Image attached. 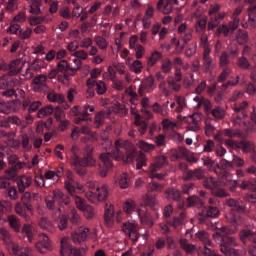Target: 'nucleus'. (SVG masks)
I'll return each instance as SVG.
<instances>
[{
	"label": "nucleus",
	"instance_id": "f257e3e1",
	"mask_svg": "<svg viewBox=\"0 0 256 256\" xmlns=\"http://www.w3.org/2000/svg\"><path fill=\"white\" fill-rule=\"evenodd\" d=\"M226 204L231 208L229 215L230 222L236 228L239 226L238 221L240 220V203L238 200L230 199L226 200Z\"/></svg>",
	"mask_w": 256,
	"mask_h": 256
},
{
	"label": "nucleus",
	"instance_id": "f03ea898",
	"mask_svg": "<svg viewBox=\"0 0 256 256\" xmlns=\"http://www.w3.org/2000/svg\"><path fill=\"white\" fill-rule=\"evenodd\" d=\"M116 150L119 148H124L126 150V160L124 162L126 164L132 162L134 158L135 148L133 144L131 143L126 142L122 144L118 140L114 144Z\"/></svg>",
	"mask_w": 256,
	"mask_h": 256
},
{
	"label": "nucleus",
	"instance_id": "7ed1b4c3",
	"mask_svg": "<svg viewBox=\"0 0 256 256\" xmlns=\"http://www.w3.org/2000/svg\"><path fill=\"white\" fill-rule=\"evenodd\" d=\"M42 239L37 242L35 246L39 252L44 254L52 250V246L50 238L46 234H42Z\"/></svg>",
	"mask_w": 256,
	"mask_h": 256
},
{
	"label": "nucleus",
	"instance_id": "20e7f679",
	"mask_svg": "<svg viewBox=\"0 0 256 256\" xmlns=\"http://www.w3.org/2000/svg\"><path fill=\"white\" fill-rule=\"evenodd\" d=\"M90 229L88 228H80L77 232L71 234L74 242L80 244L86 240Z\"/></svg>",
	"mask_w": 256,
	"mask_h": 256
},
{
	"label": "nucleus",
	"instance_id": "39448f33",
	"mask_svg": "<svg viewBox=\"0 0 256 256\" xmlns=\"http://www.w3.org/2000/svg\"><path fill=\"white\" fill-rule=\"evenodd\" d=\"M114 208L112 204L108 206V204H106V210L104 214V220L106 224L108 227H111L114 224Z\"/></svg>",
	"mask_w": 256,
	"mask_h": 256
},
{
	"label": "nucleus",
	"instance_id": "423d86ee",
	"mask_svg": "<svg viewBox=\"0 0 256 256\" xmlns=\"http://www.w3.org/2000/svg\"><path fill=\"white\" fill-rule=\"evenodd\" d=\"M138 216L142 224H146L150 227H152L154 222L150 213L148 212L146 208L144 210H138Z\"/></svg>",
	"mask_w": 256,
	"mask_h": 256
},
{
	"label": "nucleus",
	"instance_id": "0eeeda50",
	"mask_svg": "<svg viewBox=\"0 0 256 256\" xmlns=\"http://www.w3.org/2000/svg\"><path fill=\"white\" fill-rule=\"evenodd\" d=\"M22 62L20 59H17L12 62L8 65V68L10 70L8 72V74L10 76L18 74L22 70V66L24 65V63H23L22 66H19Z\"/></svg>",
	"mask_w": 256,
	"mask_h": 256
},
{
	"label": "nucleus",
	"instance_id": "6e6552de",
	"mask_svg": "<svg viewBox=\"0 0 256 256\" xmlns=\"http://www.w3.org/2000/svg\"><path fill=\"white\" fill-rule=\"evenodd\" d=\"M168 164V161L165 156H159L158 157L156 162L151 164V172L158 171V169L163 168Z\"/></svg>",
	"mask_w": 256,
	"mask_h": 256
},
{
	"label": "nucleus",
	"instance_id": "1a4fd4ad",
	"mask_svg": "<svg viewBox=\"0 0 256 256\" xmlns=\"http://www.w3.org/2000/svg\"><path fill=\"white\" fill-rule=\"evenodd\" d=\"M32 182L31 177H26L25 176H21L20 179L18 182L19 192L21 193L24 192L26 188H28L30 186Z\"/></svg>",
	"mask_w": 256,
	"mask_h": 256
},
{
	"label": "nucleus",
	"instance_id": "9d476101",
	"mask_svg": "<svg viewBox=\"0 0 256 256\" xmlns=\"http://www.w3.org/2000/svg\"><path fill=\"white\" fill-rule=\"evenodd\" d=\"M256 5L250 6L248 8L249 18L248 24L252 28H256Z\"/></svg>",
	"mask_w": 256,
	"mask_h": 256
},
{
	"label": "nucleus",
	"instance_id": "9b49d317",
	"mask_svg": "<svg viewBox=\"0 0 256 256\" xmlns=\"http://www.w3.org/2000/svg\"><path fill=\"white\" fill-rule=\"evenodd\" d=\"M166 198L168 200H172L174 201H180V194L179 190L174 188H168L165 191Z\"/></svg>",
	"mask_w": 256,
	"mask_h": 256
},
{
	"label": "nucleus",
	"instance_id": "f8f14e48",
	"mask_svg": "<svg viewBox=\"0 0 256 256\" xmlns=\"http://www.w3.org/2000/svg\"><path fill=\"white\" fill-rule=\"evenodd\" d=\"M216 236H219L222 239V242L224 244H228L232 246H237L238 244L236 243V240L233 237L224 234L222 232H216L214 233Z\"/></svg>",
	"mask_w": 256,
	"mask_h": 256
},
{
	"label": "nucleus",
	"instance_id": "ddd939ff",
	"mask_svg": "<svg viewBox=\"0 0 256 256\" xmlns=\"http://www.w3.org/2000/svg\"><path fill=\"white\" fill-rule=\"evenodd\" d=\"M8 221L12 228L16 232H20V228L21 226L20 220L14 215L9 216L8 218Z\"/></svg>",
	"mask_w": 256,
	"mask_h": 256
},
{
	"label": "nucleus",
	"instance_id": "4468645a",
	"mask_svg": "<svg viewBox=\"0 0 256 256\" xmlns=\"http://www.w3.org/2000/svg\"><path fill=\"white\" fill-rule=\"evenodd\" d=\"M22 234L24 237H27L28 241L32 242L34 240L32 228L28 224H24L22 228Z\"/></svg>",
	"mask_w": 256,
	"mask_h": 256
},
{
	"label": "nucleus",
	"instance_id": "2eb2a0df",
	"mask_svg": "<svg viewBox=\"0 0 256 256\" xmlns=\"http://www.w3.org/2000/svg\"><path fill=\"white\" fill-rule=\"evenodd\" d=\"M73 249L72 246L68 244L66 242H64V238L62 240L60 251V254L62 256H70V254Z\"/></svg>",
	"mask_w": 256,
	"mask_h": 256
},
{
	"label": "nucleus",
	"instance_id": "dca6fc26",
	"mask_svg": "<svg viewBox=\"0 0 256 256\" xmlns=\"http://www.w3.org/2000/svg\"><path fill=\"white\" fill-rule=\"evenodd\" d=\"M206 214V218H216L218 217L220 214V212L218 208L212 206H208L204 207Z\"/></svg>",
	"mask_w": 256,
	"mask_h": 256
},
{
	"label": "nucleus",
	"instance_id": "f3484780",
	"mask_svg": "<svg viewBox=\"0 0 256 256\" xmlns=\"http://www.w3.org/2000/svg\"><path fill=\"white\" fill-rule=\"evenodd\" d=\"M12 103L9 102L7 103L5 102H0V112L4 114H10L12 112H15V108L12 107Z\"/></svg>",
	"mask_w": 256,
	"mask_h": 256
},
{
	"label": "nucleus",
	"instance_id": "a211bd4d",
	"mask_svg": "<svg viewBox=\"0 0 256 256\" xmlns=\"http://www.w3.org/2000/svg\"><path fill=\"white\" fill-rule=\"evenodd\" d=\"M204 202L198 196H193L188 197L187 199V205L188 207L198 206L201 207Z\"/></svg>",
	"mask_w": 256,
	"mask_h": 256
},
{
	"label": "nucleus",
	"instance_id": "6ab92c4d",
	"mask_svg": "<svg viewBox=\"0 0 256 256\" xmlns=\"http://www.w3.org/2000/svg\"><path fill=\"white\" fill-rule=\"evenodd\" d=\"M8 76H10L8 74V72L0 76V89H5L8 86H11L14 83L12 80L9 78Z\"/></svg>",
	"mask_w": 256,
	"mask_h": 256
},
{
	"label": "nucleus",
	"instance_id": "aec40b11",
	"mask_svg": "<svg viewBox=\"0 0 256 256\" xmlns=\"http://www.w3.org/2000/svg\"><path fill=\"white\" fill-rule=\"evenodd\" d=\"M180 243L181 248L187 253L191 254L192 251L196 249L194 245L188 244L186 239H180Z\"/></svg>",
	"mask_w": 256,
	"mask_h": 256
},
{
	"label": "nucleus",
	"instance_id": "412c9836",
	"mask_svg": "<svg viewBox=\"0 0 256 256\" xmlns=\"http://www.w3.org/2000/svg\"><path fill=\"white\" fill-rule=\"evenodd\" d=\"M31 200V194L28 192H25L21 198L22 202L29 211H32L33 210V208L30 204Z\"/></svg>",
	"mask_w": 256,
	"mask_h": 256
},
{
	"label": "nucleus",
	"instance_id": "4be33fe9",
	"mask_svg": "<svg viewBox=\"0 0 256 256\" xmlns=\"http://www.w3.org/2000/svg\"><path fill=\"white\" fill-rule=\"evenodd\" d=\"M54 108L52 105H48L40 108L38 113V116L39 118H42L48 116L52 114Z\"/></svg>",
	"mask_w": 256,
	"mask_h": 256
},
{
	"label": "nucleus",
	"instance_id": "5701e85b",
	"mask_svg": "<svg viewBox=\"0 0 256 256\" xmlns=\"http://www.w3.org/2000/svg\"><path fill=\"white\" fill-rule=\"evenodd\" d=\"M38 225L42 228L51 232L54 228L52 224L46 218H41L38 222Z\"/></svg>",
	"mask_w": 256,
	"mask_h": 256
},
{
	"label": "nucleus",
	"instance_id": "b1692460",
	"mask_svg": "<svg viewBox=\"0 0 256 256\" xmlns=\"http://www.w3.org/2000/svg\"><path fill=\"white\" fill-rule=\"evenodd\" d=\"M48 99L51 102H58L60 104L66 102L64 96L62 94H49L47 96Z\"/></svg>",
	"mask_w": 256,
	"mask_h": 256
},
{
	"label": "nucleus",
	"instance_id": "393cba45",
	"mask_svg": "<svg viewBox=\"0 0 256 256\" xmlns=\"http://www.w3.org/2000/svg\"><path fill=\"white\" fill-rule=\"evenodd\" d=\"M96 190L99 192L97 196L99 200H105L108 197V192L106 186L103 185L100 188H97Z\"/></svg>",
	"mask_w": 256,
	"mask_h": 256
},
{
	"label": "nucleus",
	"instance_id": "a878e982",
	"mask_svg": "<svg viewBox=\"0 0 256 256\" xmlns=\"http://www.w3.org/2000/svg\"><path fill=\"white\" fill-rule=\"evenodd\" d=\"M96 164V160L94 158H89L84 156L79 161L80 166L86 168V166H93Z\"/></svg>",
	"mask_w": 256,
	"mask_h": 256
},
{
	"label": "nucleus",
	"instance_id": "bb28decb",
	"mask_svg": "<svg viewBox=\"0 0 256 256\" xmlns=\"http://www.w3.org/2000/svg\"><path fill=\"white\" fill-rule=\"evenodd\" d=\"M196 236L204 244V246H210L211 242L208 239V233L204 231H200L196 234Z\"/></svg>",
	"mask_w": 256,
	"mask_h": 256
},
{
	"label": "nucleus",
	"instance_id": "cd10ccee",
	"mask_svg": "<svg viewBox=\"0 0 256 256\" xmlns=\"http://www.w3.org/2000/svg\"><path fill=\"white\" fill-rule=\"evenodd\" d=\"M240 14V8H238L235 10L234 14H233V18L234 20L232 24H230V27L231 28V30L232 31L235 30L238 27V24L240 22V19L238 17V15Z\"/></svg>",
	"mask_w": 256,
	"mask_h": 256
},
{
	"label": "nucleus",
	"instance_id": "c85d7f7f",
	"mask_svg": "<svg viewBox=\"0 0 256 256\" xmlns=\"http://www.w3.org/2000/svg\"><path fill=\"white\" fill-rule=\"evenodd\" d=\"M138 146L142 150L147 152H150L155 149L154 145L149 144L142 140L139 141Z\"/></svg>",
	"mask_w": 256,
	"mask_h": 256
},
{
	"label": "nucleus",
	"instance_id": "c756f323",
	"mask_svg": "<svg viewBox=\"0 0 256 256\" xmlns=\"http://www.w3.org/2000/svg\"><path fill=\"white\" fill-rule=\"evenodd\" d=\"M110 153L102 154L100 156V159L107 168H110L113 166L112 161L110 160Z\"/></svg>",
	"mask_w": 256,
	"mask_h": 256
},
{
	"label": "nucleus",
	"instance_id": "7c9ffc66",
	"mask_svg": "<svg viewBox=\"0 0 256 256\" xmlns=\"http://www.w3.org/2000/svg\"><path fill=\"white\" fill-rule=\"evenodd\" d=\"M14 210L17 214L25 218L26 220L29 219V216L27 215L25 208L22 206L20 203L16 204Z\"/></svg>",
	"mask_w": 256,
	"mask_h": 256
},
{
	"label": "nucleus",
	"instance_id": "2f4dec72",
	"mask_svg": "<svg viewBox=\"0 0 256 256\" xmlns=\"http://www.w3.org/2000/svg\"><path fill=\"white\" fill-rule=\"evenodd\" d=\"M146 155L143 152H140L138 156L136 159V169L140 170L143 166H146Z\"/></svg>",
	"mask_w": 256,
	"mask_h": 256
},
{
	"label": "nucleus",
	"instance_id": "473e14b6",
	"mask_svg": "<svg viewBox=\"0 0 256 256\" xmlns=\"http://www.w3.org/2000/svg\"><path fill=\"white\" fill-rule=\"evenodd\" d=\"M58 72H67L68 70H70V66L68 64L67 61L62 60L58 64L56 68Z\"/></svg>",
	"mask_w": 256,
	"mask_h": 256
},
{
	"label": "nucleus",
	"instance_id": "72a5a7b5",
	"mask_svg": "<svg viewBox=\"0 0 256 256\" xmlns=\"http://www.w3.org/2000/svg\"><path fill=\"white\" fill-rule=\"evenodd\" d=\"M162 55L161 53L156 51L152 54V56L149 59L148 62L149 64L150 63L152 66H153L158 60L162 59Z\"/></svg>",
	"mask_w": 256,
	"mask_h": 256
},
{
	"label": "nucleus",
	"instance_id": "f704fd0d",
	"mask_svg": "<svg viewBox=\"0 0 256 256\" xmlns=\"http://www.w3.org/2000/svg\"><path fill=\"white\" fill-rule=\"evenodd\" d=\"M144 202L146 206H154L156 203L155 196L146 194V196H144Z\"/></svg>",
	"mask_w": 256,
	"mask_h": 256
},
{
	"label": "nucleus",
	"instance_id": "c9c22d12",
	"mask_svg": "<svg viewBox=\"0 0 256 256\" xmlns=\"http://www.w3.org/2000/svg\"><path fill=\"white\" fill-rule=\"evenodd\" d=\"M143 68L142 64L140 60H135L130 67L131 70L134 71L136 74L141 72Z\"/></svg>",
	"mask_w": 256,
	"mask_h": 256
},
{
	"label": "nucleus",
	"instance_id": "e433bc0d",
	"mask_svg": "<svg viewBox=\"0 0 256 256\" xmlns=\"http://www.w3.org/2000/svg\"><path fill=\"white\" fill-rule=\"evenodd\" d=\"M229 63L228 54L226 52H223L220 58V66L223 67L226 66Z\"/></svg>",
	"mask_w": 256,
	"mask_h": 256
},
{
	"label": "nucleus",
	"instance_id": "4c0bfd02",
	"mask_svg": "<svg viewBox=\"0 0 256 256\" xmlns=\"http://www.w3.org/2000/svg\"><path fill=\"white\" fill-rule=\"evenodd\" d=\"M212 113L214 116L219 119L222 118L225 116L224 110L219 106H218L213 110Z\"/></svg>",
	"mask_w": 256,
	"mask_h": 256
},
{
	"label": "nucleus",
	"instance_id": "58836bf2",
	"mask_svg": "<svg viewBox=\"0 0 256 256\" xmlns=\"http://www.w3.org/2000/svg\"><path fill=\"white\" fill-rule=\"evenodd\" d=\"M94 41L100 49L105 50L107 48L108 44L104 38L100 36H96Z\"/></svg>",
	"mask_w": 256,
	"mask_h": 256
},
{
	"label": "nucleus",
	"instance_id": "ea45409f",
	"mask_svg": "<svg viewBox=\"0 0 256 256\" xmlns=\"http://www.w3.org/2000/svg\"><path fill=\"white\" fill-rule=\"evenodd\" d=\"M71 216L70 218V222L74 224H78L80 220V217L78 214L76 210L74 208H73L71 210L70 212Z\"/></svg>",
	"mask_w": 256,
	"mask_h": 256
},
{
	"label": "nucleus",
	"instance_id": "a19ab883",
	"mask_svg": "<svg viewBox=\"0 0 256 256\" xmlns=\"http://www.w3.org/2000/svg\"><path fill=\"white\" fill-rule=\"evenodd\" d=\"M45 20L44 16H30L28 18V21L30 22V24L32 26H36L42 23Z\"/></svg>",
	"mask_w": 256,
	"mask_h": 256
},
{
	"label": "nucleus",
	"instance_id": "79ce46f5",
	"mask_svg": "<svg viewBox=\"0 0 256 256\" xmlns=\"http://www.w3.org/2000/svg\"><path fill=\"white\" fill-rule=\"evenodd\" d=\"M128 175L126 172L123 173L120 176V178L119 182L120 186L122 188H126L128 187Z\"/></svg>",
	"mask_w": 256,
	"mask_h": 256
},
{
	"label": "nucleus",
	"instance_id": "37998d69",
	"mask_svg": "<svg viewBox=\"0 0 256 256\" xmlns=\"http://www.w3.org/2000/svg\"><path fill=\"white\" fill-rule=\"evenodd\" d=\"M68 221L66 216L64 215L62 216L58 227L61 231L64 230L68 228Z\"/></svg>",
	"mask_w": 256,
	"mask_h": 256
},
{
	"label": "nucleus",
	"instance_id": "c03bdc74",
	"mask_svg": "<svg viewBox=\"0 0 256 256\" xmlns=\"http://www.w3.org/2000/svg\"><path fill=\"white\" fill-rule=\"evenodd\" d=\"M46 80V76L44 74H40L36 76L32 80V84L43 86Z\"/></svg>",
	"mask_w": 256,
	"mask_h": 256
},
{
	"label": "nucleus",
	"instance_id": "a18cd8bd",
	"mask_svg": "<svg viewBox=\"0 0 256 256\" xmlns=\"http://www.w3.org/2000/svg\"><path fill=\"white\" fill-rule=\"evenodd\" d=\"M84 216L88 220H91L94 218L95 214L94 209L91 206H87L84 211Z\"/></svg>",
	"mask_w": 256,
	"mask_h": 256
},
{
	"label": "nucleus",
	"instance_id": "49530a36",
	"mask_svg": "<svg viewBox=\"0 0 256 256\" xmlns=\"http://www.w3.org/2000/svg\"><path fill=\"white\" fill-rule=\"evenodd\" d=\"M0 234L2 236V240L6 244H10L11 242L10 236L9 232L5 228L0 229Z\"/></svg>",
	"mask_w": 256,
	"mask_h": 256
},
{
	"label": "nucleus",
	"instance_id": "de8ad7c7",
	"mask_svg": "<svg viewBox=\"0 0 256 256\" xmlns=\"http://www.w3.org/2000/svg\"><path fill=\"white\" fill-rule=\"evenodd\" d=\"M241 149L244 152L247 153L253 150L254 146L246 141H241Z\"/></svg>",
	"mask_w": 256,
	"mask_h": 256
},
{
	"label": "nucleus",
	"instance_id": "09e8293b",
	"mask_svg": "<svg viewBox=\"0 0 256 256\" xmlns=\"http://www.w3.org/2000/svg\"><path fill=\"white\" fill-rule=\"evenodd\" d=\"M194 178L197 180H202L205 178L204 171L201 168L192 170Z\"/></svg>",
	"mask_w": 256,
	"mask_h": 256
},
{
	"label": "nucleus",
	"instance_id": "8fccbe9b",
	"mask_svg": "<svg viewBox=\"0 0 256 256\" xmlns=\"http://www.w3.org/2000/svg\"><path fill=\"white\" fill-rule=\"evenodd\" d=\"M96 86L97 87L96 92L98 94L102 95L105 93L106 90V86L103 82L100 81L99 82H96Z\"/></svg>",
	"mask_w": 256,
	"mask_h": 256
},
{
	"label": "nucleus",
	"instance_id": "3c124183",
	"mask_svg": "<svg viewBox=\"0 0 256 256\" xmlns=\"http://www.w3.org/2000/svg\"><path fill=\"white\" fill-rule=\"evenodd\" d=\"M32 30L30 28H28L24 32L22 30H19V36L22 40L28 38L32 34Z\"/></svg>",
	"mask_w": 256,
	"mask_h": 256
},
{
	"label": "nucleus",
	"instance_id": "603ef678",
	"mask_svg": "<svg viewBox=\"0 0 256 256\" xmlns=\"http://www.w3.org/2000/svg\"><path fill=\"white\" fill-rule=\"evenodd\" d=\"M54 198L53 199L55 201L58 202L59 203H61L62 199H64V194L60 192L58 190H54L53 191Z\"/></svg>",
	"mask_w": 256,
	"mask_h": 256
},
{
	"label": "nucleus",
	"instance_id": "864d4df0",
	"mask_svg": "<svg viewBox=\"0 0 256 256\" xmlns=\"http://www.w3.org/2000/svg\"><path fill=\"white\" fill-rule=\"evenodd\" d=\"M44 62L40 59H36L32 62V66H33V68L35 71H38L40 70L42 68L44 67Z\"/></svg>",
	"mask_w": 256,
	"mask_h": 256
},
{
	"label": "nucleus",
	"instance_id": "5fc2aeb1",
	"mask_svg": "<svg viewBox=\"0 0 256 256\" xmlns=\"http://www.w3.org/2000/svg\"><path fill=\"white\" fill-rule=\"evenodd\" d=\"M60 15L66 19H70V8L66 7L64 9H60L59 11Z\"/></svg>",
	"mask_w": 256,
	"mask_h": 256
},
{
	"label": "nucleus",
	"instance_id": "6e6d98bb",
	"mask_svg": "<svg viewBox=\"0 0 256 256\" xmlns=\"http://www.w3.org/2000/svg\"><path fill=\"white\" fill-rule=\"evenodd\" d=\"M42 102L40 101L33 102L30 104L28 111L30 113L34 112L38 109L39 107L42 106Z\"/></svg>",
	"mask_w": 256,
	"mask_h": 256
},
{
	"label": "nucleus",
	"instance_id": "4d7b16f0",
	"mask_svg": "<svg viewBox=\"0 0 256 256\" xmlns=\"http://www.w3.org/2000/svg\"><path fill=\"white\" fill-rule=\"evenodd\" d=\"M230 49V56L232 58H234L238 55V54H239L238 48L236 44H231Z\"/></svg>",
	"mask_w": 256,
	"mask_h": 256
},
{
	"label": "nucleus",
	"instance_id": "13d9d810",
	"mask_svg": "<svg viewBox=\"0 0 256 256\" xmlns=\"http://www.w3.org/2000/svg\"><path fill=\"white\" fill-rule=\"evenodd\" d=\"M172 62L169 59L166 60H164L162 62V70L165 73H168L170 70V66L171 65Z\"/></svg>",
	"mask_w": 256,
	"mask_h": 256
},
{
	"label": "nucleus",
	"instance_id": "bf43d9fd",
	"mask_svg": "<svg viewBox=\"0 0 256 256\" xmlns=\"http://www.w3.org/2000/svg\"><path fill=\"white\" fill-rule=\"evenodd\" d=\"M113 154L115 160L118 161L122 160L124 162V160H126L123 152L120 150V148L116 150Z\"/></svg>",
	"mask_w": 256,
	"mask_h": 256
},
{
	"label": "nucleus",
	"instance_id": "052dcab7",
	"mask_svg": "<svg viewBox=\"0 0 256 256\" xmlns=\"http://www.w3.org/2000/svg\"><path fill=\"white\" fill-rule=\"evenodd\" d=\"M72 56L84 60L88 58V53L84 50H80L75 52Z\"/></svg>",
	"mask_w": 256,
	"mask_h": 256
},
{
	"label": "nucleus",
	"instance_id": "680f3d73",
	"mask_svg": "<svg viewBox=\"0 0 256 256\" xmlns=\"http://www.w3.org/2000/svg\"><path fill=\"white\" fill-rule=\"evenodd\" d=\"M82 65V61L78 59H76L74 60L73 68L70 67V70L72 72H76L80 68Z\"/></svg>",
	"mask_w": 256,
	"mask_h": 256
},
{
	"label": "nucleus",
	"instance_id": "e2e57ef3",
	"mask_svg": "<svg viewBox=\"0 0 256 256\" xmlns=\"http://www.w3.org/2000/svg\"><path fill=\"white\" fill-rule=\"evenodd\" d=\"M26 16L24 12H20L14 18V20L18 22H24L26 20Z\"/></svg>",
	"mask_w": 256,
	"mask_h": 256
},
{
	"label": "nucleus",
	"instance_id": "0e129e2a",
	"mask_svg": "<svg viewBox=\"0 0 256 256\" xmlns=\"http://www.w3.org/2000/svg\"><path fill=\"white\" fill-rule=\"evenodd\" d=\"M230 69L226 68V70H224L218 76V82H223L224 80H226L229 74H230Z\"/></svg>",
	"mask_w": 256,
	"mask_h": 256
},
{
	"label": "nucleus",
	"instance_id": "69168bd1",
	"mask_svg": "<svg viewBox=\"0 0 256 256\" xmlns=\"http://www.w3.org/2000/svg\"><path fill=\"white\" fill-rule=\"evenodd\" d=\"M204 60V66L205 67L206 72L208 71L211 68L212 64V60L210 56L203 57Z\"/></svg>",
	"mask_w": 256,
	"mask_h": 256
},
{
	"label": "nucleus",
	"instance_id": "338daca9",
	"mask_svg": "<svg viewBox=\"0 0 256 256\" xmlns=\"http://www.w3.org/2000/svg\"><path fill=\"white\" fill-rule=\"evenodd\" d=\"M20 26L18 24H11L10 28L8 30L7 32L8 33H11L14 34H17L18 30H20Z\"/></svg>",
	"mask_w": 256,
	"mask_h": 256
},
{
	"label": "nucleus",
	"instance_id": "774afa93",
	"mask_svg": "<svg viewBox=\"0 0 256 256\" xmlns=\"http://www.w3.org/2000/svg\"><path fill=\"white\" fill-rule=\"evenodd\" d=\"M75 172L80 176H84L87 174L86 170L81 166H76L74 168Z\"/></svg>",
	"mask_w": 256,
	"mask_h": 256
}]
</instances>
